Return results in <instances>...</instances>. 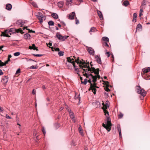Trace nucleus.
Masks as SVG:
<instances>
[{
    "label": "nucleus",
    "mask_w": 150,
    "mask_h": 150,
    "mask_svg": "<svg viewBox=\"0 0 150 150\" xmlns=\"http://www.w3.org/2000/svg\"><path fill=\"white\" fill-rule=\"evenodd\" d=\"M97 13L98 16L99 17L100 19L101 20H102L103 19V17L101 12L98 10Z\"/></svg>",
    "instance_id": "nucleus-19"
},
{
    "label": "nucleus",
    "mask_w": 150,
    "mask_h": 150,
    "mask_svg": "<svg viewBox=\"0 0 150 150\" xmlns=\"http://www.w3.org/2000/svg\"><path fill=\"white\" fill-rule=\"evenodd\" d=\"M8 77L7 76H5L3 77L2 78L1 82L3 83H4V84L6 83L8 81Z\"/></svg>",
    "instance_id": "nucleus-12"
},
{
    "label": "nucleus",
    "mask_w": 150,
    "mask_h": 150,
    "mask_svg": "<svg viewBox=\"0 0 150 150\" xmlns=\"http://www.w3.org/2000/svg\"><path fill=\"white\" fill-rule=\"evenodd\" d=\"M29 49L31 50L33 49L34 50H36L37 51H38V47H36L35 45L34 44H33L32 46H30L29 48Z\"/></svg>",
    "instance_id": "nucleus-18"
},
{
    "label": "nucleus",
    "mask_w": 150,
    "mask_h": 150,
    "mask_svg": "<svg viewBox=\"0 0 150 150\" xmlns=\"http://www.w3.org/2000/svg\"><path fill=\"white\" fill-rule=\"evenodd\" d=\"M136 91L137 93L140 94L143 97L145 96L146 95V91L143 89L141 88L140 86H136Z\"/></svg>",
    "instance_id": "nucleus-1"
},
{
    "label": "nucleus",
    "mask_w": 150,
    "mask_h": 150,
    "mask_svg": "<svg viewBox=\"0 0 150 150\" xmlns=\"http://www.w3.org/2000/svg\"><path fill=\"white\" fill-rule=\"evenodd\" d=\"M150 71V68L148 67L147 68H144L142 69V71L143 72L144 74L143 75H146V73L149 72Z\"/></svg>",
    "instance_id": "nucleus-11"
},
{
    "label": "nucleus",
    "mask_w": 150,
    "mask_h": 150,
    "mask_svg": "<svg viewBox=\"0 0 150 150\" xmlns=\"http://www.w3.org/2000/svg\"><path fill=\"white\" fill-rule=\"evenodd\" d=\"M6 117L7 119H10L11 118V117L9 116L8 115L6 114Z\"/></svg>",
    "instance_id": "nucleus-55"
},
{
    "label": "nucleus",
    "mask_w": 150,
    "mask_h": 150,
    "mask_svg": "<svg viewBox=\"0 0 150 150\" xmlns=\"http://www.w3.org/2000/svg\"><path fill=\"white\" fill-rule=\"evenodd\" d=\"M8 62L6 61L4 63L2 62L0 60V66H5L8 63Z\"/></svg>",
    "instance_id": "nucleus-30"
},
{
    "label": "nucleus",
    "mask_w": 150,
    "mask_h": 150,
    "mask_svg": "<svg viewBox=\"0 0 150 150\" xmlns=\"http://www.w3.org/2000/svg\"><path fill=\"white\" fill-rule=\"evenodd\" d=\"M13 33L11 32L10 31L8 30H7L5 31L4 32H2L1 36L9 37L10 36L9 35H11Z\"/></svg>",
    "instance_id": "nucleus-5"
},
{
    "label": "nucleus",
    "mask_w": 150,
    "mask_h": 150,
    "mask_svg": "<svg viewBox=\"0 0 150 150\" xmlns=\"http://www.w3.org/2000/svg\"><path fill=\"white\" fill-rule=\"evenodd\" d=\"M30 34L28 33L25 34L24 35V38L25 39H30Z\"/></svg>",
    "instance_id": "nucleus-22"
},
{
    "label": "nucleus",
    "mask_w": 150,
    "mask_h": 150,
    "mask_svg": "<svg viewBox=\"0 0 150 150\" xmlns=\"http://www.w3.org/2000/svg\"><path fill=\"white\" fill-rule=\"evenodd\" d=\"M140 13H142L143 12V10L142 8H143V7H142V8H140Z\"/></svg>",
    "instance_id": "nucleus-62"
},
{
    "label": "nucleus",
    "mask_w": 150,
    "mask_h": 150,
    "mask_svg": "<svg viewBox=\"0 0 150 150\" xmlns=\"http://www.w3.org/2000/svg\"><path fill=\"white\" fill-rule=\"evenodd\" d=\"M42 131L44 135L46 134L45 129L44 127H42Z\"/></svg>",
    "instance_id": "nucleus-33"
},
{
    "label": "nucleus",
    "mask_w": 150,
    "mask_h": 150,
    "mask_svg": "<svg viewBox=\"0 0 150 150\" xmlns=\"http://www.w3.org/2000/svg\"><path fill=\"white\" fill-rule=\"evenodd\" d=\"M33 135L34 136L36 137V138L37 140H39V138L38 137V136L37 135V132L36 130H35L34 131Z\"/></svg>",
    "instance_id": "nucleus-25"
},
{
    "label": "nucleus",
    "mask_w": 150,
    "mask_h": 150,
    "mask_svg": "<svg viewBox=\"0 0 150 150\" xmlns=\"http://www.w3.org/2000/svg\"><path fill=\"white\" fill-rule=\"evenodd\" d=\"M147 0H144L142 3V5L140 6V7L142 8L143 6H145L146 4V2Z\"/></svg>",
    "instance_id": "nucleus-32"
},
{
    "label": "nucleus",
    "mask_w": 150,
    "mask_h": 150,
    "mask_svg": "<svg viewBox=\"0 0 150 150\" xmlns=\"http://www.w3.org/2000/svg\"><path fill=\"white\" fill-rule=\"evenodd\" d=\"M75 1H77L79 3V4H78L77 3V4H77V5H79L80 4V3H81V2H83V0H75Z\"/></svg>",
    "instance_id": "nucleus-50"
},
{
    "label": "nucleus",
    "mask_w": 150,
    "mask_h": 150,
    "mask_svg": "<svg viewBox=\"0 0 150 150\" xmlns=\"http://www.w3.org/2000/svg\"><path fill=\"white\" fill-rule=\"evenodd\" d=\"M110 118L108 117L107 118V127H108L110 129H111V126H112V124L111 122L109 120Z\"/></svg>",
    "instance_id": "nucleus-8"
},
{
    "label": "nucleus",
    "mask_w": 150,
    "mask_h": 150,
    "mask_svg": "<svg viewBox=\"0 0 150 150\" xmlns=\"http://www.w3.org/2000/svg\"><path fill=\"white\" fill-rule=\"evenodd\" d=\"M103 45L104 46L109 47L108 44L106 42H104L103 43Z\"/></svg>",
    "instance_id": "nucleus-48"
},
{
    "label": "nucleus",
    "mask_w": 150,
    "mask_h": 150,
    "mask_svg": "<svg viewBox=\"0 0 150 150\" xmlns=\"http://www.w3.org/2000/svg\"><path fill=\"white\" fill-rule=\"evenodd\" d=\"M109 87V85H108L106 86V87L105 88V90L107 92H109L110 91V90L108 88Z\"/></svg>",
    "instance_id": "nucleus-39"
},
{
    "label": "nucleus",
    "mask_w": 150,
    "mask_h": 150,
    "mask_svg": "<svg viewBox=\"0 0 150 150\" xmlns=\"http://www.w3.org/2000/svg\"><path fill=\"white\" fill-rule=\"evenodd\" d=\"M13 54L15 56H17L20 54V53L19 52H16L14 53Z\"/></svg>",
    "instance_id": "nucleus-49"
},
{
    "label": "nucleus",
    "mask_w": 150,
    "mask_h": 150,
    "mask_svg": "<svg viewBox=\"0 0 150 150\" xmlns=\"http://www.w3.org/2000/svg\"><path fill=\"white\" fill-rule=\"evenodd\" d=\"M20 69H18L16 71V74H18V73H20Z\"/></svg>",
    "instance_id": "nucleus-56"
},
{
    "label": "nucleus",
    "mask_w": 150,
    "mask_h": 150,
    "mask_svg": "<svg viewBox=\"0 0 150 150\" xmlns=\"http://www.w3.org/2000/svg\"><path fill=\"white\" fill-rule=\"evenodd\" d=\"M129 2L128 1H125L123 2V5L125 6H127L129 4Z\"/></svg>",
    "instance_id": "nucleus-29"
},
{
    "label": "nucleus",
    "mask_w": 150,
    "mask_h": 150,
    "mask_svg": "<svg viewBox=\"0 0 150 150\" xmlns=\"http://www.w3.org/2000/svg\"><path fill=\"white\" fill-rule=\"evenodd\" d=\"M8 30L10 31H11V32H12V33H14L15 32L14 29L13 28H11V29H8Z\"/></svg>",
    "instance_id": "nucleus-52"
},
{
    "label": "nucleus",
    "mask_w": 150,
    "mask_h": 150,
    "mask_svg": "<svg viewBox=\"0 0 150 150\" xmlns=\"http://www.w3.org/2000/svg\"><path fill=\"white\" fill-rule=\"evenodd\" d=\"M64 52L62 51H59L58 53V54L59 56H63L64 55Z\"/></svg>",
    "instance_id": "nucleus-41"
},
{
    "label": "nucleus",
    "mask_w": 150,
    "mask_h": 150,
    "mask_svg": "<svg viewBox=\"0 0 150 150\" xmlns=\"http://www.w3.org/2000/svg\"><path fill=\"white\" fill-rule=\"evenodd\" d=\"M70 116L71 118L72 119V121H73L74 122H75V119L74 118V113L72 112H71L70 113Z\"/></svg>",
    "instance_id": "nucleus-21"
},
{
    "label": "nucleus",
    "mask_w": 150,
    "mask_h": 150,
    "mask_svg": "<svg viewBox=\"0 0 150 150\" xmlns=\"http://www.w3.org/2000/svg\"><path fill=\"white\" fill-rule=\"evenodd\" d=\"M117 130L119 132H121V129L120 127V126L119 125H118L117 126Z\"/></svg>",
    "instance_id": "nucleus-44"
},
{
    "label": "nucleus",
    "mask_w": 150,
    "mask_h": 150,
    "mask_svg": "<svg viewBox=\"0 0 150 150\" xmlns=\"http://www.w3.org/2000/svg\"><path fill=\"white\" fill-rule=\"evenodd\" d=\"M97 83H94L93 84L91 83V85H90V87L89 89V90H91L93 92V93L94 94H96V89L95 88V86H96Z\"/></svg>",
    "instance_id": "nucleus-4"
},
{
    "label": "nucleus",
    "mask_w": 150,
    "mask_h": 150,
    "mask_svg": "<svg viewBox=\"0 0 150 150\" xmlns=\"http://www.w3.org/2000/svg\"><path fill=\"white\" fill-rule=\"evenodd\" d=\"M102 126L107 129L108 131L109 132L110 131V128L107 127V126L105 124H104V123H103Z\"/></svg>",
    "instance_id": "nucleus-26"
},
{
    "label": "nucleus",
    "mask_w": 150,
    "mask_h": 150,
    "mask_svg": "<svg viewBox=\"0 0 150 150\" xmlns=\"http://www.w3.org/2000/svg\"><path fill=\"white\" fill-rule=\"evenodd\" d=\"M24 23L21 20H18L16 22V24L20 27H22L24 25Z\"/></svg>",
    "instance_id": "nucleus-10"
},
{
    "label": "nucleus",
    "mask_w": 150,
    "mask_h": 150,
    "mask_svg": "<svg viewBox=\"0 0 150 150\" xmlns=\"http://www.w3.org/2000/svg\"><path fill=\"white\" fill-rule=\"evenodd\" d=\"M33 56H36V57H41L42 56V54H33Z\"/></svg>",
    "instance_id": "nucleus-51"
},
{
    "label": "nucleus",
    "mask_w": 150,
    "mask_h": 150,
    "mask_svg": "<svg viewBox=\"0 0 150 150\" xmlns=\"http://www.w3.org/2000/svg\"><path fill=\"white\" fill-rule=\"evenodd\" d=\"M32 93L34 95H35L36 93V92L35 91V89H33V90Z\"/></svg>",
    "instance_id": "nucleus-64"
},
{
    "label": "nucleus",
    "mask_w": 150,
    "mask_h": 150,
    "mask_svg": "<svg viewBox=\"0 0 150 150\" xmlns=\"http://www.w3.org/2000/svg\"><path fill=\"white\" fill-rule=\"evenodd\" d=\"M87 82H88V80L86 79H85L83 81H81V83H83L85 85L86 84Z\"/></svg>",
    "instance_id": "nucleus-40"
},
{
    "label": "nucleus",
    "mask_w": 150,
    "mask_h": 150,
    "mask_svg": "<svg viewBox=\"0 0 150 150\" xmlns=\"http://www.w3.org/2000/svg\"><path fill=\"white\" fill-rule=\"evenodd\" d=\"M95 58L97 62L99 64H102L101 60L100 57V55H96L95 56Z\"/></svg>",
    "instance_id": "nucleus-7"
},
{
    "label": "nucleus",
    "mask_w": 150,
    "mask_h": 150,
    "mask_svg": "<svg viewBox=\"0 0 150 150\" xmlns=\"http://www.w3.org/2000/svg\"><path fill=\"white\" fill-rule=\"evenodd\" d=\"M55 51L59 52L60 51V50L59 48H55Z\"/></svg>",
    "instance_id": "nucleus-63"
},
{
    "label": "nucleus",
    "mask_w": 150,
    "mask_h": 150,
    "mask_svg": "<svg viewBox=\"0 0 150 150\" xmlns=\"http://www.w3.org/2000/svg\"><path fill=\"white\" fill-rule=\"evenodd\" d=\"M105 54L108 57H109L110 56V54L109 52H106Z\"/></svg>",
    "instance_id": "nucleus-59"
},
{
    "label": "nucleus",
    "mask_w": 150,
    "mask_h": 150,
    "mask_svg": "<svg viewBox=\"0 0 150 150\" xmlns=\"http://www.w3.org/2000/svg\"><path fill=\"white\" fill-rule=\"evenodd\" d=\"M37 68V67L36 66H34L33 65L30 67V69H36Z\"/></svg>",
    "instance_id": "nucleus-54"
},
{
    "label": "nucleus",
    "mask_w": 150,
    "mask_h": 150,
    "mask_svg": "<svg viewBox=\"0 0 150 150\" xmlns=\"http://www.w3.org/2000/svg\"><path fill=\"white\" fill-rule=\"evenodd\" d=\"M103 81V84L104 85L105 84L106 85V86H107L109 85L108 84L109 83L108 81Z\"/></svg>",
    "instance_id": "nucleus-45"
},
{
    "label": "nucleus",
    "mask_w": 150,
    "mask_h": 150,
    "mask_svg": "<svg viewBox=\"0 0 150 150\" xmlns=\"http://www.w3.org/2000/svg\"><path fill=\"white\" fill-rule=\"evenodd\" d=\"M102 39L105 41V42H109V39L108 38L106 37H104L102 38Z\"/></svg>",
    "instance_id": "nucleus-27"
},
{
    "label": "nucleus",
    "mask_w": 150,
    "mask_h": 150,
    "mask_svg": "<svg viewBox=\"0 0 150 150\" xmlns=\"http://www.w3.org/2000/svg\"><path fill=\"white\" fill-rule=\"evenodd\" d=\"M31 4L33 6L35 7H38L37 5L35 2H32Z\"/></svg>",
    "instance_id": "nucleus-53"
},
{
    "label": "nucleus",
    "mask_w": 150,
    "mask_h": 150,
    "mask_svg": "<svg viewBox=\"0 0 150 150\" xmlns=\"http://www.w3.org/2000/svg\"><path fill=\"white\" fill-rule=\"evenodd\" d=\"M56 36L59 40H61L62 41H64L69 37V36H62L59 33H57Z\"/></svg>",
    "instance_id": "nucleus-3"
},
{
    "label": "nucleus",
    "mask_w": 150,
    "mask_h": 150,
    "mask_svg": "<svg viewBox=\"0 0 150 150\" xmlns=\"http://www.w3.org/2000/svg\"><path fill=\"white\" fill-rule=\"evenodd\" d=\"M89 75H90L92 77V78L93 79L92 81L93 82V83H96L97 81V76H93L91 74H90Z\"/></svg>",
    "instance_id": "nucleus-17"
},
{
    "label": "nucleus",
    "mask_w": 150,
    "mask_h": 150,
    "mask_svg": "<svg viewBox=\"0 0 150 150\" xmlns=\"http://www.w3.org/2000/svg\"><path fill=\"white\" fill-rule=\"evenodd\" d=\"M137 14L136 13H134L133 14V18H137Z\"/></svg>",
    "instance_id": "nucleus-60"
},
{
    "label": "nucleus",
    "mask_w": 150,
    "mask_h": 150,
    "mask_svg": "<svg viewBox=\"0 0 150 150\" xmlns=\"http://www.w3.org/2000/svg\"><path fill=\"white\" fill-rule=\"evenodd\" d=\"M75 62L78 64H79V66L80 65H84L85 63V61H83V62L80 61L79 57H78V58L77 59H75Z\"/></svg>",
    "instance_id": "nucleus-6"
},
{
    "label": "nucleus",
    "mask_w": 150,
    "mask_h": 150,
    "mask_svg": "<svg viewBox=\"0 0 150 150\" xmlns=\"http://www.w3.org/2000/svg\"><path fill=\"white\" fill-rule=\"evenodd\" d=\"M97 31V30L96 29L95 27H92L91 28L89 32L90 34L91 35L93 33H94Z\"/></svg>",
    "instance_id": "nucleus-15"
},
{
    "label": "nucleus",
    "mask_w": 150,
    "mask_h": 150,
    "mask_svg": "<svg viewBox=\"0 0 150 150\" xmlns=\"http://www.w3.org/2000/svg\"><path fill=\"white\" fill-rule=\"evenodd\" d=\"M12 6L11 4H7L6 6V9L8 10H10L11 9Z\"/></svg>",
    "instance_id": "nucleus-23"
},
{
    "label": "nucleus",
    "mask_w": 150,
    "mask_h": 150,
    "mask_svg": "<svg viewBox=\"0 0 150 150\" xmlns=\"http://www.w3.org/2000/svg\"><path fill=\"white\" fill-rule=\"evenodd\" d=\"M123 114L122 113H120L118 115L119 118H121L123 116Z\"/></svg>",
    "instance_id": "nucleus-46"
},
{
    "label": "nucleus",
    "mask_w": 150,
    "mask_h": 150,
    "mask_svg": "<svg viewBox=\"0 0 150 150\" xmlns=\"http://www.w3.org/2000/svg\"><path fill=\"white\" fill-rule=\"evenodd\" d=\"M89 74H88L86 73H85V74H83V75L86 77L87 78L89 79V76H91L90 75H89Z\"/></svg>",
    "instance_id": "nucleus-42"
},
{
    "label": "nucleus",
    "mask_w": 150,
    "mask_h": 150,
    "mask_svg": "<svg viewBox=\"0 0 150 150\" xmlns=\"http://www.w3.org/2000/svg\"><path fill=\"white\" fill-rule=\"evenodd\" d=\"M96 69V71L95 72V74H99V68H97Z\"/></svg>",
    "instance_id": "nucleus-47"
},
{
    "label": "nucleus",
    "mask_w": 150,
    "mask_h": 150,
    "mask_svg": "<svg viewBox=\"0 0 150 150\" xmlns=\"http://www.w3.org/2000/svg\"><path fill=\"white\" fill-rule=\"evenodd\" d=\"M48 24L49 26L50 25H54V23L53 21H50L48 22Z\"/></svg>",
    "instance_id": "nucleus-36"
},
{
    "label": "nucleus",
    "mask_w": 150,
    "mask_h": 150,
    "mask_svg": "<svg viewBox=\"0 0 150 150\" xmlns=\"http://www.w3.org/2000/svg\"><path fill=\"white\" fill-rule=\"evenodd\" d=\"M79 129L80 133H81V135H82V133L81 132V126H79Z\"/></svg>",
    "instance_id": "nucleus-57"
},
{
    "label": "nucleus",
    "mask_w": 150,
    "mask_h": 150,
    "mask_svg": "<svg viewBox=\"0 0 150 150\" xmlns=\"http://www.w3.org/2000/svg\"><path fill=\"white\" fill-rule=\"evenodd\" d=\"M142 25L140 24H139L137 26V30H139V29H142Z\"/></svg>",
    "instance_id": "nucleus-37"
},
{
    "label": "nucleus",
    "mask_w": 150,
    "mask_h": 150,
    "mask_svg": "<svg viewBox=\"0 0 150 150\" xmlns=\"http://www.w3.org/2000/svg\"><path fill=\"white\" fill-rule=\"evenodd\" d=\"M75 15V13L74 12H72L69 14V19L71 20L74 19Z\"/></svg>",
    "instance_id": "nucleus-14"
},
{
    "label": "nucleus",
    "mask_w": 150,
    "mask_h": 150,
    "mask_svg": "<svg viewBox=\"0 0 150 150\" xmlns=\"http://www.w3.org/2000/svg\"><path fill=\"white\" fill-rule=\"evenodd\" d=\"M79 67H80V68H81L82 69H83V68H86V67L88 69V66L86 65V64L84 65L83 66H82L81 65H80Z\"/></svg>",
    "instance_id": "nucleus-35"
},
{
    "label": "nucleus",
    "mask_w": 150,
    "mask_h": 150,
    "mask_svg": "<svg viewBox=\"0 0 150 150\" xmlns=\"http://www.w3.org/2000/svg\"><path fill=\"white\" fill-rule=\"evenodd\" d=\"M42 15V13H38V16H40V18H39V19L40 20V23L41 24L43 22V19H44V20L45 19V18H44V17L42 16H41Z\"/></svg>",
    "instance_id": "nucleus-9"
},
{
    "label": "nucleus",
    "mask_w": 150,
    "mask_h": 150,
    "mask_svg": "<svg viewBox=\"0 0 150 150\" xmlns=\"http://www.w3.org/2000/svg\"><path fill=\"white\" fill-rule=\"evenodd\" d=\"M49 48H51V50L52 51H55V48L54 47H49Z\"/></svg>",
    "instance_id": "nucleus-58"
},
{
    "label": "nucleus",
    "mask_w": 150,
    "mask_h": 150,
    "mask_svg": "<svg viewBox=\"0 0 150 150\" xmlns=\"http://www.w3.org/2000/svg\"><path fill=\"white\" fill-rule=\"evenodd\" d=\"M63 3L62 2H59L58 3V5L59 7H62L63 6Z\"/></svg>",
    "instance_id": "nucleus-34"
},
{
    "label": "nucleus",
    "mask_w": 150,
    "mask_h": 150,
    "mask_svg": "<svg viewBox=\"0 0 150 150\" xmlns=\"http://www.w3.org/2000/svg\"><path fill=\"white\" fill-rule=\"evenodd\" d=\"M54 126L56 128H58L60 127V125L58 123H56L54 124Z\"/></svg>",
    "instance_id": "nucleus-43"
},
{
    "label": "nucleus",
    "mask_w": 150,
    "mask_h": 150,
    "mask_svg": "<svg viewBox=\"0 0 150 150\" xmlns=\"http://www.w3.org/2000/svg\"><path fill=\"white\" fill-rule=\"evenodd\" d=\"M109 103V102L108 101H107L106 102L105 104V110H107L108 108L109 107V105H108V103Z\"/></svg>",
    "instance_id": "nucleus-31"
},
{
    "label": "nucleus",
    "mask_w": 150,
    "mask_h": 150,
    "mask_svg": "<svg viewBox=\"0 0 150 150\" xmlns=\"http://www.w3.org/2000/svg\"><path fill=\"white\" fill-rule=\"evenodd\" d=\"M52 17L55 19H57L58 18V15L55 13H53L51 15Z\"/></svg>",
    "instance_id": "nucleus-24"
},
{
    "label": "nucleus",
    "mask_w": 150,
    "mask_h": 150,
    "mask_svg": "<svg viewBox=\"0 0 150 150\" xmlns=\"http://www.w3.org/2000/svg\"><path fill=\"white\" fill-rule=\"evenodd\" d=\"M72 2V0H67L66 4L67 5H69Z\"/></svg>",
    "instance_id": "nucleus-38"
},
{
    "label": "nucleus",
    "mask_w": 150,
    "mask_h": 150,
    "mask_svg": "<svg viewBox=\"0 0 150 150\" xmlns=\"http://www.w3.org/2000/svg\"><path fill=\"white\" fill-rule=\"evenodd\" d=\"M73 58H72L71 59V58L70 57H68L67 58V61L70 63H71L74 66V68H75V71H77L78 72L79 71V69L78 68H76V66L75 65V60L74 61V59L76 58L75 56H73Z\"/></svg>",
    "instance_id": "nucleus-2"
},
{
    "label": "nucleus",
    "mask_w": 150,
    "mask_h": 150,
    "mask_svg": "<svg viewBox=\"0 0 150 150\" xmlns=\"http://www.w3.org/2000/svg\"><path fill=\"white\" fill-rule=\"evenodd\" d=\"M88 71H91V73L94 72L95 73L96 69L94 67H91V68H90L89 66H88Z\"/></svg>",
    "instance_id": "nucleus-16"
},
{
    "label": "nucleus",
    "mask_w": 150,
    "mask_h": 150,
    "mask_svg": "<svg viewBox=\"0 0 150 150\" xmlns=\"http://www.w3.org/2000/svg\"><path fill=\"white\" fill-rule=\"evenodd\" d=\"M29 30V33H35V31H33L32 30H30L29 29H27Z\"/></svg>",
    "instance_id": "nucleus-61"
},
{
    "label": "nucleus",
    "mask_w": 150,
    "mask_h": 150,
    "mask_svg": "<svg viewBox=\"0 0 150 150\" xmlns=\"http://www.w3.org/2000/svg\"><path fill=\"white\" fill-rule=\"evenodd\" d=\"M147 75H142L143 77L146 80H148L150 79V76L149 75H147Z\"/></svg>",
    "instance_id": "nucleus-28"
},
{
    "label": "nucleus",
    "mask_w": 150,
    "mask_h": 150,
    "mask_svg": "<svg viewBox=\"0 0 150 150\" xmlns=\"http://www.w3.org/2000/svg\"><path fill=\"white\" fill-rule=\"evenodd\" d=\"M87 51L91 54L94 55V50L91 47H89L87 49Z\"/></svg>",
    "instance_id": "nucleus-13"
},
{
    "label": "nucleus",
    "mask_w": 150,
    "mask_h": 150,
    "mask_svg": "<svg viewBox=\"0 0 150 150\" xmlns=\"http://www.w3.org/2000/svg\"><path fill=\"white\" fill-rule=\"evenodd\" d=\"M102 105H103V107H102V109L103 110L104 112L105 113V115H106V114H107L108 115H109L108 112V111L107 110H105V104L103 102L102 103Z\"/></svg>",
    "instance_id": "nucleus-20"
}]
</instances>
